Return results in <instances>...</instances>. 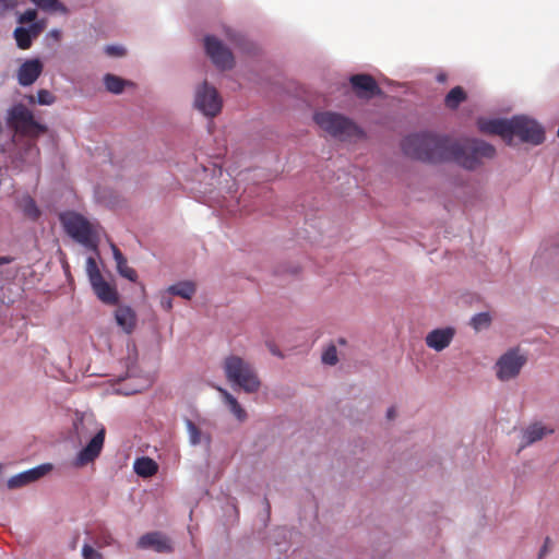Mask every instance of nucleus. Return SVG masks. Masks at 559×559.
<instances>
[{"label":"nucleus","instance_id":"20e7f679","mask_svg":"<svg viewBox=\"0 0 559 559\" xmlns=\"http://www.w3.org/2000/svg\"><path fill=\"white\" fill-rule=\"evenodd\" d=\"M224 370L229 382L238 385L247 393H254L261 382L253 367L241 357L231 355L225 359Z\"/></svg>","mask_w":559,"mask_h":559},{"label":"nucleus","instance_id":"c03bdc74","mask_svg":"<svg viewBox=\"0 0 559 559\" xmlns=\"http://www.w3.org/2000/svg\"><path fill=\"white\" fill-rule=\"evenodd\" d=\"M444 80H445V75L444 74H439L438 75V81L443 82Z\"/></svg>","mask_w":559,"mask_h":559},{"label":"nucleus","instance_id":"a19ab883","mask_svg":"<svg viewBox=\"0 0 559 559\" xmlns=\"http://www.w3.org/2000/svg\"><path fill=\"white\" fill-rule=\"evenodd\" d=\"M386 417L389 420H392L395 418V408L394 407H390L386 412Z\"/></svg>","mask_w":559,"mask_h":559},{"label":"nucleus","instance_id":"39448f33","mask_svg":"<svg viewBox=\"0 0 559 559\" xmlns=\"http://www.w3.org/2000/svg\"><path fill=\"white\" fill-rule=\"evenodd\" d=\"M313 120L320 129L342 141L362 135V131L352 119L337 112H317Z\"/></svg>","mask_w":559,"mask_h":559},{"label":"nucleus","instance_id":"2eb2a0df","mask_svg":"<svg viewBox=\"0 0 559 559\" xmlns=\"http://www.w3.org/2000/svg\"><path fill=\"white\" fill-rule=\"evenodd\" d=\"M43 64L38 59L25 61L19 69L17 79L22 86L32 85L41 74Z\"/></svg>","mask_w":559,"mask_h":559},{"label":"nucleus","instance_id":"dca6fc26","mask_svg":"<svg viewBox=\"0 0 559 559\" xmlns=\"http://www.w3.org/2000/svg\"><path fill=\"white\" fill-rule=\"evenodd\" d=\"M94 293L104 304L116 305L118 302L117 289L100 277L91 283Z\"/></svg>","mask_w":559,"mask_h":559},{"label":"nucleus","instance_id":"6e6552de","mask_svg":"<svg viewBox=\"0 0 559 559\" xmlns=\"http://www.w3.org/2000/svg\"><path fill=\"white\" fill-rule=\"evenodd\" d=\"M204 47L206 55L217 68L227 70L234 67L235 60L231 51L216 37L206 36L204 38Z\"/></svg>","mask_w":559,"mask_h":559},{"label":"nucleus","instance_id":"9d476101","mask_svg":"<svg viewBox=\"0 0 559 559\" xmlns=\"http://www.w3.org/2000/svg\"><path fill=\"white\" fill-rule=\"evenodd\" d=\"M106 430L103 425L99 426L95 436L91 439L86 447H84L75 456L73 465L82 467L91 462H94L100 454L104 447Z\"/></svg>","mask_w":559,"mask_h":559},{"label":"nucleus","instance_id":"de8ad7c7","mask_svg":"<svg viewBox=\"0 0 559 559\" xmlns=\"http://www.w3.org/2000/svg\"><path fill=\"white\" fill-rule=\"evenodd\" d=\"M31 148H32V150H35V151H36V154H38V153H39L38 147H36V145H33Z\"/></svg>","mask_w":559,"mask_h":559},{"label":"nucleus","instance_id":"f257e3e1","mask_svg":"<svg viewBox=\"0 0 559 559\" xmlns=\"http://www.w3.org/2000/svg\"><path fill=\"white\" fill-rule=\"evenodd\" d=\"M495 155L496 148L480 140L456 141L421 131V162L452 160L465 169L473 170L481 165L483 159H491Z\"/></svg>","mask_w":559,"mask_h":559},{"label":"nucleus","instance_id":"aec40b11","mask_svg":"<svg viewBox=\"0 0 559 559\" xmlns=\"http://www.w3.org/2000/svg\"><path fill=\"white\" fill-rule=\"evenodd\" d=\"M134 472L141 477H151L157 472V464L154 460L143 456L134 462Z\"/></svg>","mask_w":559,"mask_h":559},{"label":"nucleus","instance_id":"412c9836","mask_svg":"<svg viewBox=\"0 0 559 559\" xmlns=\"http://www.w3.org/2000/svg\"><path fill=\"white\" fill-rule=\"evenodd\" d=\"M218 391L223 395L226 405L229 407V411L234 414V416L239 421H243L247 418V413L238 403V401L227 390L218 388Z\"/></svg>","mask_w":559,"mask_h":559},{"label":"nucleus","instance_id":"c756f323","mask_svg":"<svg viewBox=\"0 0 559 559\" xmlns=\"http://www.w3.org/2000/svg\"><path fill=\"white\" fill-rule=\"evenodd\" d=\"M86 271L91 283L103 277L95 259L92 257H90L86 261Z\"/></svg>","mask_w":559,"mask_h":559},{"label":"nucleus","instance_id":"f704fd0d","mask_svg":"<svg viewBox=\"0 0 559 559\" xmlns=\"http://www.w3.org/2000/svg\"><path fill=\"white\" fill-rule=\"evenodd\" d=\"M44 10H57L60 7L58 0H32Z\"/></svg>","mask_w":559,"mask_h":559},{"label":"nucleus","instance_id":"f3484780","mask_svg":"<svg viewBox=\"0 0 559 559\" xmlns=\"http://www.w3.org/2000/svg\"><path fill=\"white\" fill-rule=\"evenodd\" d=\"M117 324L128 334L132 333L136 325V314L128 306H119L115 311Z\"/></svg>","mask_w":559,"mask_h":559},{"label":"nucleus","instance_id":"c9c22d12","mask_svg":"<svg viewBox=\"0 0 559 559\" xmlns=\"http://www.w3.org/2000/svg\"><path fill=\"white\" fill-rule=\"evenodd\" d=\"M36 11L35 10H26L23 14L19 17V23H31L36 19Z\"/></svg>","mask_w":559,"mask_h":559},{"label":"nucleus","instance_id":"e433bc0d","mask_svg":"<svg viewBox=\"0 0 559 559\" xmlns=\"http://www.w3.org/2000/svg\"><path fill=\"white\" fill-rule=\"evenodd\" d=\"M105 51L108 56L111 57H121L126 52L124 48L120 46H107Z\"/></svg>","mask_w":559,"mask_h":559},{"label":"nucleus","instance_id":"9b49d317","mask_svg":"<svg viewBox=\"0 0 559 559\" xmlns=\"http://www.w3.org/2000/svg\"><path fill=\"white\" fill-rule=\"evenodd\" d=\"M349 83L358 98L370 99L381 94V88L370 74H354L349 78Z\"/></svg>","mask_w":559,"mask_h":559},{"label":"nucleus","instance_id":"5701e85b","mask_svg":"<svg viewBox=\"0 0 559 559\" xmlns=\"http://www.w3.org/2000/svg\"><path fill=\"white\" fill-rule=\"evenodd\" d=\"M402 151L404 155L413 158H419V135L411 134L402 141Z\"/></svg>","mask_w":559,"mask_h":559},{"label":"nucleus","instance_id":"423d86ee","mask_svg":"<svg viewBox=\"0 0 559 559\" xmlns=\"http://www.w3.org/2000/svg\"><path fill=\"white\" fill-rule=\"evenodd\" d=\"M60 222L66 233L75 241L93 251L97 250V233L86 218L74 212H66L60 214Z\"/></svg>","mask_w":559,"mask_h":559},{"label":"nucleus","instance_id":"4be33fe9","mask_svg":"<svg viewBox=\"0 0 559 559\" xmlns=\"http://www.w3.org/2000/svg\"><path fill=\"white\" fill-rule=\"evenodd\" d=\"M167 292L170 295L179 296L185 299H191L195 293V285L192 282L185 281L174 284L168 287Z\"/></svg>","mask_w":559,"mask_h":559},{"label":"nucleus","instance_id":"4468645a","mask_svg":"<svg viewBox=\"0 0 559 559\" xmlns=\"http://www.w3.org/2000/svg\"><path fill=\"white\" fill-rule=\"evenodd\" d=\"M454 334L455 330L453 328L436 329L427 334L426 344L430 348L441 352L450 345Z\"/></svg>","mask_w":559,"mask_h":559},{"label":"nucleus","instance_id":"7c9ffc66","mask_svg":"<svg viewBox=\"0 0 559 559\" xmlns=\"http://www.w3.org/2000/svg\"><path fill=\"white\" fill-rule=\"evenodd\" d=\"M23 211L32 219L38 218V216L40 214L39 210L37 209V206L35 204V201L31 198H26L24 200Z\"/></svg>","mask_w":559,"mask_h":559},{"label":"nucleus","instance_id":"2f4dec72","mask_svg":"<svg viewBox=\"0 0 559 559\" xmlns=\"http://www.w3.org/2000/svg\"><path fill=\"white\" fill-rule=\"evenodd\" d=\"M322 361L326 365H335L337 362V350L334 345L329 346L322 354Z\"/></svg>","mask_w":559,"mask_h":559},{"label":"nucleus","instance_id":"393cba45","mask_svg":"<svg viewBox=\"0 0 559 559\" xmlns=\"http://www.w3.org/2000/svg\"><path fill=\"white\" fill-rule=\"evenodd\" d=\"M104 83L106 90L112 94H120L124 86L129 84L128 81L109 73L104 76Z\"/></svg>","mask_w":559,"mask_h":559},{"label":"nucleus","instance_id":"4c0bfd02","mask_svg":"<svg viewBox=\"0 0 559 559\" xmlns=\"http://www.w3.org/2000/svg\"><path fill=\"white\" fill-rule=\"evenodd\" d=\"M17 4L16 0H0V7L3 10H9L15 8Z\"/></svg>","mask_w":559,"mask_h":559},{"label":"nucleus","instance_id":"7ed1b4c3","mask_svg":"<svg viewBox=\"0 0 559 559\" xmlns=\"http://www.w3.org/2000/svg\"><path fill=\"white\" fill-rule=\"evenodd\" d=\"M7 124L15 134L29 140H36L39 135L47 132V127L38 122L33 111L21 103L9 108Z\"/></svg>","mask_w":559,"mask_h":559},{"label":"nucleus","instance_id":"58836bf2","mask_svg":"<svg viewBox=\"0 0 559 559\" xmlns=\"http://www.w3.org/2000/svg\"><path fill=\"white\" fill-rule=\"evenodd\" d=\"M160 306L164 310L170 311L173 308V301L169 297L163 296L160 299Z\"/></svg>","mask_w":559,"mask_h":559},{"label":"nucleus","instance_id":"1a4fd4ad","mask_svg":"<svg viewBox=\"0 0 559 559\" xmlns=\"http://www.w3.org/2000/svg\"><path fill=\"white\" fill-rule=\"evenodd\" d=\"M525 362L526 358L524 356L516 350H509L497 361V377L501 381L513 379L520 373Z\"/></svg>","mask_w":559,"mask_h":559},{"label":"nucleus","instance_id":"f03ea898","mask_svg":"<svg viewBox=\"0 0 559 559\" xmlns=\"http://www.w3.org/2000/svg\"><path fill=\"white\" fill-rule=\"evenodd\" d=\"M477 126L480 132L497 134L508 141L518 136L522 142L538 145L545 140L543 127L526 116H514L511 119H478Z\"/></svg>","mask_w":559,"mask_h":559},{"label":"nucleus","instance_id":"0eeeda50","mask_svg":"<svg viewBox=\"0 0 559 559\" xmlns=\"http://www.w3.org/2000/svg\"><path fill=\"white\" fill-rule=\"evenodd\" d=\"M195 107L207 117H215L222 110V98L215 87L204 82L195 92Z\"/></svg>","mask_w":559,"mask_h":559},{"label":"nucleus","instance_id":"37998d69","mask_svg":"<svg viewBox=\"0 0 559 559\" xmlns=\"http://www.w3.org/2000/svg\"><path fill=\"white\" fill-rule=\"evenodd\" d=\"M84 427H85V423H84V421H81L80 424H76V425H75V428H76V430H78L79 435H81V433H82V432H81V429H83Z\"/></svg>","mask_w":559,"mask_h":559},{"label":"nucleus","instance_id":"cd10ccee","mask_svg":"<svg viewBox=\"0 0 559 559\" xmlns=\"http://www.w3.org/2000/svg\"><path fill=\"white\" fill-rule=\"evenodd\" d=\"M187 429L191 444L197 445L202 441V432L200 428L191 420H187Z\"/></svg>","mask_w":559,"mask_h":559},{"label":"nucleus","instance_id":"6ab92c4d","mask_svg":"<svg viewBox=\"0 0 559 559\" xmlns=\"http://www.w3.org/2000/svg\"><path fill=\"white\" fill-rule=\"evenodd\" d=\"M554 432L552 429H547L540 424H534L530 426L523 435L524 444L523 447L530 445L540 439H543L546 435Z\"/></svg>","mask_w":559,"mask_h":559},{"label":"nucleus","instance_id":"c85d7f7f","mask_svg":"<svg viewBox=\"0 0 559 559\" xmlns=\"http://www.w3.org/2000/svg\"><path fill=\"white\" fill-rule=\"evenodd\" d=\"M491 318L487 312H480L472 318V325L475 330H480L489 326Z\"/></svg>","mask_w":559,"mask_h":559},{"label":"nucleus","instance_id":"49530a36","mask_svg":"<svg viewBox=\"0 0 559 559\" xmlns=\"http://www.w3.org/2000/svg\"><path fill=\"white\" fill-rule=\"evenodd\" d=\"M32 31H33V35L37 36L38 32L35 29V26L32 27Z\"/></svg>","mask_w":559,"mask_h":559},{"label":"nucleus","instance_id":"72a5a7b5","mask_svg":"<svg viewBox=\"0 0 559 559\" xmlns=\"http://www.w3.org/2000/svg\"><path fill=\"white\" fill-rule=\"evenodd\" d=\"M95 543L99 546V547H106V546H110L114 544V538L112 536L110 535V533H108L107 531H103L100 532V534L97 536Z\"/></svg>","mask_w":559,"mask_h":559},{"label":"nucleus","instance_id":"79ce46f5","mask_svg":"<svg viewBox=\"0 0 559 559\" xmlns=\"http://www.w3.org/2000/svg\"><path fill=\"white\" fill-rule=\"evenodd\" d=\"M12 260H13V259H12V258H10V257H0V265H1V264H9V263H11V262H12Z\"/></svg>","mask_w":559,"mask_h":559},{"label":"nucleus","instance_id":"bb28decb","mask_svg":"<svg viewBox=\"0 0 559 559\" xmlns=\"http://www.w3.org/2000/svg\"><path fill=\"white\" fill-rule=\"evenodd\" d=\"M29 104L39 105H52L56 102V97L47 90H39L36 97L34 95L27 96Z\"/></svg>","mask_w":559,"mask_h":559},{"label":"nucleus","instance_id":"a878e982","mask_svg":"<svg viewBox=\"0 0 559 559\" xmlns=\"http://www.w3.org/2000/svg\"><path fill=\"white\" fill-rule=\"evenodd\" d=\"M14 38L20 49H28L32 46V32L24 27H16L14 31Z\"/></svg>","mask_w":559,"mask_h":559},{"label":"nucleus","instance_id":"ddd939ff","mask_svg":"<svg viewBox=\"0 0 559 559\" xmlns=\"http://www.w3.org/2000/svg\"><path fill=\"white\" fill-rule=\"evenodd\" d=\"M141 549H154L157 552H171L173 546L168 537L159 532H152L142 535L138 540Z\"/></svg>","mask_w":559,"mask_h":559},{"label":"nucleus","instance_id":"473e14b6","mask_svg":"<svg viewBox=\"0 0 559 559\" xmlns=\"http://www.w3.org/2000/svg\"><path fill=\"white\" fill-rule=\"evenodd\" d=\"M82 557L83 559H104L103 555L88 544L82 547Z\"/></svg>","mask_w":559,"mask_h":559},{"label":"nucleus","instance_id":"a211bd4d","mask_svg":"<svg viewBox=\"0 0 559 559\" xmlns=\"http://www.w3.org/2000/svg\"><path fill=\"white\" fill-rule=\"evenodd\" d=\"M118 273L131 282H135L138 274L134 269L128 265L127 259L115 243H110Z\"/></svg>","mask_w":559,"mask_h":559},{"label":"nucleus","instance_id":"b1692460","mask_svg":"<svg viewBox=\"0 0 559 559\" xmlns=\"http://www.w3.org/2000/svg\"><path fill=\"white\" fill-rule=\"evenodd\" d=\"M465 99V91L461 86H455L447 94L444 104L450 109H456Z\"/></svg>","mask_w":559,"mask_h":559},{"label":"nucleus","instance_id":"f8f14e48","mask_svg":"<svg viewBox=\"0 0 559 559\" xmlns=\"http://www.w3.org/2000/svg\"><path fill=\"white\" fill-rule=\"evenodd\" d=\"M52 469L51 464H41L28 471L22 472L8 479L9 489H16L34 483Z\"/></svg>","mask_w":559,"mask_h":559},{"label":"nucleus","instance_id":"ea45409f","mask_svg":"<svg viewBox=\"0 0 559 559\" xmlns=\"http://www.w3.org/2000/svg\"><path fill=\"white\" fill-rule=\"evenodd\" d=\"M549 547H550V539L547 537L545 539L544 546L539 552V559L546 555Z\"/></svg>","mask_w":559,"mask_h":559},{"label":"nucleus","instance_id":"a18cd8bd","mask_svg":"<svg viewBox=\"0 0 559 559\" xmlns=\"http://www.w3.org/2000/svg\"><path fill=\"white\" fill-rule=\"evenodd\" d=\"M227 36L229 37L230 40H233V41L236 40V37L234 35H231L230 33H227Z\"/></svg>","mask_w":559,"mask_h":559}]
</instances>
